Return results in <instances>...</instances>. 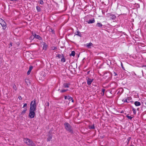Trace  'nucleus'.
Returning <instances> with one entry per match:
<instances>
[{"label":"nucleus","instance_id":"21","mask_svg":"<svg viewBox=\"0 0 146 146\" xmlns=\"http://www.w3.org/2000/svg\"><path fill=\"white\" fill-rule=\"evenodd\" d=\"M62 58L61 60V62H65L66 61V60L65 59V58L64 57V55L62 56Z\"/></svg>","mask_w":146,"mask_h":146},{"label":"nucleus","instance_id":"22","mask_svg":"<svg viewBox=\"0 0 146 146\" xmlns=\"http://www.w3.org/2000/svg\"><path fill=\"white\" fill-rule=\"evenodd\" d=\"M27 110V109L26 108H25L21 112V114L23 115L25 113L26 111Z\"/></svg>","mask_w":146,"mask_h":146},{"label":"nucleus","instance_id":"18","mask_svg":"<svg viewBox=\"0 0 146 146\" xmlns=\"http://www.w3.org/2000/svg\"><path fill=\"white\" fill-rule=\"evenodd\" d=\"M23 141L25 143L27 144L28 141H30V139L27 138H25L24 139Z\"/></svg>","mask_w":146,"mask_h":146},{"label":"nucleus","instance_id":"27","mask_svg":"<svg viewBox=\"0 0 146 146\" xmlns=\"http://www.w3.org/2000/svg\"><path fill=\"white\" fill-rule=\"evenodd\" d=\"M89 128L90 129H94L95 127L94 124H93L92 125L89 126Z\"/></svg>","mask_w":146,"mask_h":146},{"label":"nucleus","instance_id":"14","mask_svg":"<svg viewBox=\"0 0 146 146\" xmlns=\"http://www.w3.org/2000/svg\"><path fill=\"white\" fill-rule=\"evenodd\" d=\"M47 46L46 44L44 42L43 44V49L44 50H46L47 48Z\"/></svg>","mask_w":146,"mask_h":146},{"label":"nucleus","instance_id":"1","mask_svg":"<svg viewBox=\"0 0 146 146\" xmlns=\"http://www.w3.org/2000/svg\"><path fill=\"white\" fill-rule=\"evenodd\" d=\"M64 125L66 131L70 133L71 134H73V130L72 127L68 123L66 122L64 123Z\"/></svg>","mask_w":146,"mask_h":146},{"label":"nucleus","instance_id":"6","mask_svg":"<svg viewBox=\"0 0 146 146\" xmlns=\"http://www.w3.org/2000/svg\"><path fill=\"white\" fill-rule=\"evenodd\" d=\"M87 80V84L88 85H90L91 84V83L93 82V79H91L89 78H88Z\"/></svg>","mask_w":146,"mask_h":146},{"label":"nucleus","instance_id":"13","mask_svg":"<svg viewBox=\"0 0 146 146\" xmlns=\"http://www.w3.org/2000/svg\"><path fill=\"white\" fill-rule=\"evenodd\" d=\"M27 144L28 145H31V146H33V141L30 139V141H28Z\"/></svg>","mask_w":146,"mask_h":146},{"label":"nucleus","instance_id":"40","mask_svg":"<svg viewBox=\"0 0 146 146\" xmlns=\"http://www.w3.org/2000/svg\"><path fill=\"white\" fill-rule=\"evenodd\" d=\"M69 97V98H68V99L69 100V101H71V100L72 101V100L73 99L72 98V97Z\"/></svg>","mask_w":146,"mask_h":146},{"label":"nucleus","instance_id":"32","mask_svg":"<svg viewBox=\"0 0 146 146\" xmlns=\"http://www.w3.org/2000/svg\"><path fill=\"white\" fill-rule=\"evenodd\" d=\"M133 111V113L134 114H135L136 113V111L135 108H134L133 107L132 108Z\"/></svg>","mask_w":146,"mask_h":146},{"label":"nucleus","instance_id":"36","mask_svg":"<svg viewBox=\"0 0 146 146\" xmlns=\"http://www.w3.org/2000/svg\"><path fill=\"white\" fill-rule=\"evenodd\" d=\"M50 30V32L52 33V34H54L55 33V31L54 30H53L52 29H51Z\"/></svg>","mask_w":146,"mask_h":146},{"label":"nucleus","instance_id":"31","mask_svg":"<svg viewBox=\"0 0 146 146\" xmlns=\"http://www.w3.org/2000/svg\"><path fill=\"white\" fill-rule=\"evenodd\" d=\"M105 91V89H102V93H101V94H102V96H104V92Z\"/></svg>","mask_w":146,"mask_h":146},{"label":"nucleus","instance_id":"53","mask_svg":"<svg viewBox=\"0 0 146 146\" xmlns=\"http://www.w3.org/2000/svg\"><path fill=\"white\" fill-rule=\"evenodd\" d=\"M145 105H146V103H145Z\"/></svg>","mask_w":146,"mask_h":146},{"label":"nucleus","instance_id":"50","mask_svg":"<svg viewBox=\"0 0 146 146\" xmlns=\"http://www.w3.org/2000/svg\"><path fill=\"white\" fill-rule=\"evenodd\" d=\"M10 45H11V46H12V44L11 43H10Z\"/></svg>","mask_w":146,"mask_h":146},{"label":"nucleus","instance_id":"11","mask_svg":"<svg viewBox=\"0 0 146 146\" xmlns=\"http://www.w3.org/2000/svg\"><path fill=\"white\" fill-rule=\"evenodd\" d=\"M35 38L39 40L42 39V38L38 35H37L36 34H35Z\"/></svg>","mask_w":146,"mask_h":146},{"label":"nucleus","instance_id":"5","mask_svg":"<svg viewBox=\"0 0 146 146\" xmlns=\"http://www.w3.org/2000/svg\"><path fill=\"white\" fill-rule=\"evenodd\" d=\"M96 26L97 27L99 28L102 29H103V28H104V25H103L101 23H98L96 25Z\"/></svg>","mask_w":146,"mask_h":146},{"label":"nucleus","instance_id":"47","mask_svg":"<svg viewBox=\"0 0 146 146\" xmlns=\"http://www.w3.org/2000/svg\"><path fill=\"white\" fill-rule=\"evenodd\" d=\"M72 102H74V100L73 99H72Z\"/></svg>","mask_w":146,"mask_h":146},{"label":"nucleus","instance_id":"49","mask_svg":"<svg viewBox=\"0 0 146 146\" xmlns=\"http://www.w3.org/2000/svg\"><path fill=\"white\" fill-rule=\"evenodd\" d=\"M123 111H122L121 112V113H123Z\"/></svg>","mask_w":146,"mask_h":146},{"label":"nucleus","instance_id":"25","mask_svg":"<svg viewBox=\"0 0 146 146\" xmlns=\"http://www.w3.org/2000/svg\"><path fill=\"white\" fill-rule=\"evenodd\" d=\"M58 90V91H60V92L61 93H63V92H65L67 91H68V89H66V90H61L59 89Z\"/></svg>","mask_w":146,"mask_h":146},{"label":"nucleus","instance_id":"29","mask_svg":"<svg viewBox=\"0 0 146 146\" xmlns=\"http://www.w3.org/2000/svg\"><path fill=\"white\" fill-rule=\"evenodd\" d=\"M129 114H128V115H127L126 116V117L129 119H130V120H131L132 119V118H133L131 116H129Z\"/></svg>","mask_w":146,"mask_h":146},{"label":"nucleus","instance_id":"24","mask_svg":"<svg viewBox=\"0 0 146 146\" xmlns=\"http://www.w3.org/2000/svg\"><path fill=\"white\" fill-rule=\"evenodd\" d=\"M32 34L33 33H32ZM35 38V34H33V35L31 36L30 37V39L31 40H33Z\"/></svg>","mask_w":146,"mask_h":146},{"label":"nucleus","instance_id":"19","mask_svg":"<svg viewBox=\"0 0 146 146\" xmlns=\"http://www.w3.org/2000/svg\"><path fill=\"white\" fill-rule=\"evenodd\" d=\"M52 136L51 135H49L48 137L47 138V141H49L52 139Z\"/></svg>","mask_w":146,"mask_h":146},{"label":"nucleus","instance_id":"51","mask_svg":"<svg viewBox=\"0 0 146 146\" xmlns=\"http://www.w3.org/2000/svg\"><path fill=\"white\" fill-rule=\"evenodd\" d=\"M101 137L102 138H104V136H102V137Z\"/></svg>","mask_w":146,"mask_h":146},{"label":"nucleus","instance_id":"7","mask_svg":"<svg viewBox=\"0 0 146 146\" xmlns=\"http://www.w3.org/2000/svg\"><path fill=\"white\" fill-rule=\"evenodd\" d=\"M93 45V44L91 42L87 43L86 44V47L88 48H91V46Z\"/></svg>","mask_w":146,"mask_h":146},{"label":"nucleus","instance_id":"33","mask_svg":"<svg viewBox=\"0 0 146 146\" xmlns=\"http://www.w3.org/2000/svg\"><path fill=\"white\" fill-rule=\"evenodd\" d=\"M5 21L4 20H3L2 19L0 18V24H1L2 23H3V22H4Z\"/></svg>","mask_w":146,"mask_h":146},{"label":"nucleus","instance_id":"42","mask_svg":"<svg viewBox=\"0 0 146 146\" xmlns=\"http://www.w3.org/2000/svg\"><path fill=\"white\" fill-rule=\"evenodd\" d=\"M18 98L20 100H22V98L21 97V96H19L18 97Z\"/></svg>","mask_w":146,"mask_h":146},{"label":"nucleus","instance_id":"23","mask_svg":"<svg viewBox=\"0 0 146 146\" xmlns=\"http://www.w3.org/2000/svg\"><path fill=\"white\" fill-rule=\"evenodd\" d=\"M12 85H13V89L15 91H16L17 90V88L16 85L15 84H13Z\"/></svg>","mask_w":146,"mask_h":146},{"label":"nucleus","instance_id":"34","mask_svg":"<svg viewBox=\"0 0 146 146\" xmlns=\"http://www.w3.org/2000/svg\"><path fill=\"white\" fill-rule=\"evenodd\" d=\"M39 3L41 5H43L44 4V2L42 0H40Z\"/></svg>","mask_w":146,"mask_h":146},{"label":"nucleus","instance_id":"43","mask_svg":"<svg viewBox=\"0 0 146 146\" xmlns=\"http://www.w3.org/2000/svg\"><path fill=\"white\" fill-rule=\"evenodd\" d=\"M27 105V104H26V103L25 104L23 105V108L26 107Z\"/></svg>","mask_w":146,"mask_h":146},{"label":"nucleus","instance_id":"35","mask_svg":"<svg viewBox=\"0 0 146 146\" xmlns=\"http://www.w3.org/2000/svg\"><path fill=\"white\" fill-rule=\"evenodd\" d=\"M122 101L123 102V103H125V102L128 103V101L127 102V99H126L125 100L123 99L122 100Z\"/></svg>","mask_w":146,"mask_h":146},{"label":"nucleus","instance_id":"46","mask_svg":"<svg viewBox=\"0 0 146 146\" xmlns=\"http://www.w3.org/2000/svg\"><path fill=\"white\" fill-rule=\"evenodd\" d=\"M47 106H49V103L48 102H47Z\"/></svg>","mask_w":146,"mask_h":146},{"label":"nucleus","instance_id":"37","mask_svg":"<svg viewBox=\"0 0 146 146\" xmlns=\"http://www.w3.org/2000/svg\"><path fill=\"white\" fill-rule=\"evenodd\" d=\"M57 48L55 46H52L51 47V49L52 50H54Z\"/></svg>","mask_w":146,"mask_h":146},{"label":"nucleus","instance_id":"17","mask_svg":"<svg viewBox=\"0 0 146 146\" xmlns=\"http://www.w3.org/2000/svg\"><path fill=\"white\" fill-rule=\"evenodd\" d=\"M64 55L63 54H56V57H58L59 58H61L62 57V56Z\"/></svg>","mask_w":146,"mask_h":146},{"label":"nucleus","instance_id":"48","mask_svg":"<svg viewBox=\"0 0 146 146\" xmlns=\"http://www.w3.org/2000/svg\"><path fill=\"white\" fill-rule=\"evenodd\" d=\"M89 72H90V71H88L87 72V74H89Z\"/></svg>","mask_w":146,"mask_h":146},{"label":"nucleus","instance_id":"2","mask_svg":"<svg viewBox=\"0 0 146 146\" xmlns=\"http://www.w3.org/2000/svg\"><path fill=\"white\" fill-rule=\"evenodd\" d=\"M36 102V100L35 99L31 102L30 105V110H36L37 105Z\"/></svg>","mask_w":146,"mask_h":146},{"label":"nucleus","instance_id":"20","mask_svg":"<svg viewBox=\"0 0 146 146\" xmlns=\"http://www.w3.org/2000/svg\"><path fill=\"white\" fill-rule=\"evenodd\" d=\"M75 52L74 51H73L71 52V53L70 54V56H74L75 55Z\"/></svg>","mask_w":146,"mask_h":146},{"label":"nucleus","instance_id":"16","mask_svg":"<svg viewBox=\"0 0 146 146\" xmlns=\"http://www.w3.org/2000/svg\"><path fill=\"white\" fill-rule=\"evenodd\" d=\"M76 34L75 35H77L79 36L80 37H81L82 36V35L81 34V33L79 31H77V32H76L75 33Z\"/></svg>","mask_w":146,"mask_h":146},{"label":"nucleus","instance_id":"3","mask_svg":"<svg viewBox=\"0 0 146 146\" xmlns=\"http://www.w3.org/2000/svg\"><path fill=\"white\" fill-rule=\"evenodd\" d=\"M35 110H29V117L31 118H33L34 117L35 113Z\"/></svg>","mask_w":146,"mask_h":146},{"label":"nucleus","instance_id":"45","mask_svg":"<svg viewBox=\"0 0 146 146\" xmlns=\"http://www.w3.org/2000/svg\"><path fill=\"white\" fill-rule=\"evenodd\" d=\"M8 1L9 2V1H16V0H8Z\"/></svg>","mask_w":146,"mask_h":146},{"label":"nucleus","instance_id":"12","mask_svg":"<svg viewBox=\"0 0 146 146\" xmlns=\"http://www.w3.org/2000/svg\"><path fill=\"white\" fill-rule=\"evenodd\" d=\"M33 68V66H31V65L30 66L29 68V70L27 72V74L28 75H29L30 74L31 71Z\"/></svg>","mask_w":146,"mask_h":146},{"label":"nucleus","instance_id":"30","mask_svg":"<svg viewBox=\"0 0 146 146\" xmlns=\"http://www.w3.org/2000/svg\"><path fill=\"white\" fill-rule=\"evenodd\" d=\"M25 81L26 83V84H28V83H29V84H30V82H29V80L28 79H26L25 80Z\"/></svg>","mask_w":146,"mask_h":146},{"label":"nucleus","instance_id":"44","mask_svg":"<svg viewBox=\"0 0 146 146\" xmlns=\"http://www.w3.org/2000/svg\"><path fill=\"white\" fill-rule=\"evenodd\" d=\"M113 72L114 76H115L117 75V74L115 72Z\"/></svg>","mask_w":146,"mask_h":146},{"label":"nucleus","instance_id":"28","mask_svg":"<svg viewBox=\"0 0 146 146\" xmlns=\"http://www.w3.org/2000/svg\"><path fill=\"white\" fill-rule=\"evenodd\" d=\"M36 10L38 12H40L41 11V9L40 7H39L38 6H36Z\"/></svg>","mask_w":146,"mask_h":146},{"label":"nucleus","instance_id":"4","mask_svg":"<svg viewBox=\"0 0 146 146\" xmlns=\"http://www.w3.org/2000/svg\"><path fill=\"white\" fill-rule=\"evenodd\" d=\"M107 17H110L112 20H115L116 18L115 15L111 13H108L107 14Z\"/></svg>","mask_w":146,"mask_h":146},{"label":"nucleus","instance_id":"10","mask_svg":"<svg viewBox=\"0 0 146 146\" xmlns=\"http://www.w3.org/2000/svg\"><path fill=\"white\" fill-rule=\"evenodd\" d=\"M95 20L94 19H90L88 21H87L86 22L88 23V24H92L94 23L95 22Z\"/></svg>","mask_w":146,"mask_h":146},{"label":"nucleus","instance_id":"9","mask_svg":"<svg viewBox=\"0 0 146 146\" xmlns=\"http://www.w3.org/2000/svg\"><path fill=\"white\" fill-rule=\"evenodd\" d=\"M1 26L3 27V29L5 30L6 29V27H7V24L6 23L5 21L4 22H3V23H2L1 24Z\"/></svg>","mask_w":146,"mask_h":146},{"label":"nucleus","instance_id":"41","mask_svg":"<svg viewBox=\"0 0 146 146\" xmlns=\"http://www.w3.org/2000/svg\"><path fill=\"white\" fill-rule=\"evenodd\" d=\"M131 137H129L127 139V140L128 141V142L131 139Z\"/></svg>","mask_w":146,"mask_h":146},{"label":"nucleus","instance_id":"39","mask_svg":"<svg viewBox=\"0 0 146 146\" xmlns=\"http://www.w3.org/2000/svg\"><path fill=\"white\" fill-rule=\"evenodd\" d=\"M70 97V96H64V99L65 100H66L67 99V97Z\"/></svg>","mask_w":146,"mask_h":146},{"label":"nucleus","instance_id":"8","mask_svg":"<svg viewBox=\"0 0 146 146\" xmlns=\"http://www.w3.org/2000/svg\"><path fill=\"white\" fill-rule=\"evenodd\" d=\"M70 84L68 83H64L63 85V87L64 88H69Z\"/></svg>","mask_w":146,"mask_h":146},{"label":"nucleus","instance_id":"15","mask_svg":"<svg viewBox=\"0 0 146 146\" xmlns=\"http://www.w3.org/2000/svg\"><path fill=\"white\" fill-rule=\"evenodd\" d=\"M135 105L136 106H138L141 105V103L138 101H136L134 102Z\"/></svg>","mask_w":146,"mask_h":146},{"label":"nucleus","instance_id":"38","mask_svg":"<svg viewBox=\"0 0 146 146\" xmlns=\"http://www.w3.org/2000/svg\"><path fill=\"white\" fill-rule=\"evenodd\" d=\"M121 66L122 67V68L123 70H125L124 68L123 67V64L122 63H121Z\"/></svg>","mask_w":146,"mask_h":146},{"label":"nucleus","instance_id":"26","mask_svg":"<svg viewBox=\"0 0 146 146\" xmlns=\"http://www.w3.org/2000/svg\"><path fill=\"white\" fill-rule=\"evenodd\" d=\"M126 99H127V102L128 101V103L130 102H133L132 101H130V100L132 99V98L131 97H128Z\"/></svg>","mask_w":146,"mask_h":146},{"label":"nucleus","instance_id":"52","mask_svg":"<svg viewBox=\"0 0 146 146\" xmlns=\"http://www.w3.org/2000/svg\"><path fill=\"white\" fill-rule=\"evenodd\" d=\"M102 12L103 13H104H104L103 12V11H102Z\"/></svg>","mask_w":146,"mask_h":146}]
</instances>
